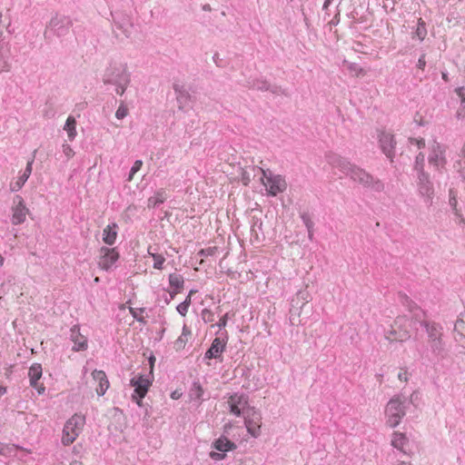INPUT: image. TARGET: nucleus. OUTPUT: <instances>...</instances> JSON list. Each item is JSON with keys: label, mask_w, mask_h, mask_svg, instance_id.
<instances>
[{"label": "nucleus", "mask_w": 465, "mask_h": 465, "mask_svg": "<svg viewBox=\"0 0 465 465\" xmlns=\"http://www.w3.org/2000/svg\"><path fill=\"white\" fill-rule=\"evenodd\" d=\"M216 247H209V248H206V249H201L199 252H198V255L200 257H208V256H213L216 253Z\"/></svg>", "instance_id": "a18cd8bd"}, {"label": "nucleus", "mask_w": 465, "mask_h": 465, "mask_svg": "<svg viewBox=\"0 0 465 465\" xmlns=\"http://www.w3.org/2000/svg\"><path fill=\"white\" fill-rule=\"evenodd\" d=\"M194 292L193 290H191L185 300L183 302L184 304H186L188 307H190L192 302V295Z\"/></svg>", "instance_id": "680f3d73"}, {"label": "nucleus", "mask_w": 465, "mask_h": 465, "mask_svg": "<svg viewBox=\"0 0 465 465\" xmlns=\"http://www.w3.org/2000/svg\"><path fill=\"white\" fill-rule=\"evenodd\" d=\"M114 28L120 30L125 37L132 34L133 22L129 15L123 11L111 12Z\"/></svg>", "instance_id": "2eb2a0df"}, {"label": "nucleus", "mask_w": 465, "mask_h": 465, "mask_svg": "<svg viewBox=\"0 0 465 465\" xmlns=\"http://www.w3.org/2000/svg\"><path fill=\"white\" fill-rule=\"evenodd\" d=\"M62 150L67 159L72 158L74 154L73 148L68 143H63Z\"/></svg>", "instance_id": "09e8293b"}, {"label": "nucleus", "mask_w": 465, "mask_h": 465, "mask_svg": "<svg viewBox=\"0 0 465 465\" xmlns=\"http://www.w3.org/2000/svg\"><path fill=\"white\" fill-rule=\"evenodd\" d=\"M179 292H176V290H175V289H173V291H171V292H170L169 298H170L171 300H173V299L175 297V295H176L177 293H179Z\"/></svg>", "instance_id": "69168bd1"}, {"label": "nucleus", "mask_w": 465, "mask_h": 465, "mask_svg": "<svg viewBox=\"0 0 465 465\" xmlns=\"http://www.w3.org/2000/svg\"><path fill=\"white\" fill-rule=\"evenodd\" d=\"M420 358L429 362H439L443 360L447 354L442 339H432L427 341L426 346L418 349Z\"/></svg>", "instance_id": "0eeeda50"}, {"label": "nucleus", "mask_w": 465, "mask_h": 465, "mask_svg": "<svg viewBox=\"0 0 465 465\" xmlns=\"http://www.w3.org/2000/svg\"><path fill=\"white\" fill-rule=\"evenodd\" d=\"M379 147L385 156L393 162L395 156L396 141L391 133L381 131L378 134Z\"/></svg>", "instance_id": "dca6fc26"}, {"label": "nucleus", "mask_w": 465, "mask_h": 465, "mask_svg": "<svg viewBox=\"0 0 465 465\" xmlns=\"http://www.w3.org/2000/svg\"><path fill=\"white\" fill-rule=\"evenodd\" d=\"M43 374L42 365L40 363H33L28 370V377L30 381V386L33 388H37V382L41 379Z\"/></svg>", "instance_id": "bb28decb"}, {"label": "nucleus", "mask_w": 465, "mask_h": 465, "mask_svg": "<svg viewBox=\"0 0 465 465\" xmlns=\"http://www.w3.org/2000/svg\"><path fill=\"white\" fill-rule=\"evenodd\" d=\"M84 424L85 417L82 414L75 413L67 420L63 429L62 443L64 446L72 444L82 432Z\"/></svg>", "instance_id": "423d86ee"}, {"label": "nucleus", "mask_w": 465, "mask_h": 465, "mask_svg": "<svg viewBox=\"0 0 465 465\" xmlns=\"http://www.w3.org/2000/svg\"><path fill=\"white\" fill-rule=\"evenodd\" d=\"M145 311V308H133L129 307V312L131 315L140 323L145 324L147 322L143 316L139 315V313H143Z\"/></svg>", "instance_id": "e433bc0d"}, {"label": "nucleus", "mask_w": 465, "mask_h": 465, "mask_svg": "<svg viewBox=\"0 0 465 465\" xmlns=\"http://www.w3.org/2000/svg\"><path fill=\"white\" fill-rule=\"evenodd\" d=\"M14 203L15 205L12 208L13 215L11 221L14 225H18L25 221L28 210L25 205L24 199L20 195L15 197Z\"/></svg>", "instance_id": "a211bd4d"}, {"label": "nucleus", "mask_w": 465, "mask_h": 465, "mask_svg": "<svg viewBox=\"0 0 465 465\" xmlns=\"http://www.w3.org/2000/svg\"><path fill=\"white\" fill-rule=\"evenodd\" d=\"M226 454L224 452L220 451H211L210 458L215 461L223 460L225 458Z\"/></svg>", "instance_id": "8fccbe9b"}, {"label": "nucleus", "mask_w": 465, "mask_h": 465, "mask_svg": "<svg viewBox=\"0 0 465 465\" xmlns=\"http://www.w3.org/2000/svg\"><path fill=\"white\" fill-rule=\"evenodd\" d=\"M6 393V387L0 385V398Z\"/></svg>", "instance_id": "774afa93"}, {"label": "nucleus", "mask_w": 465, "mask_h": 465, "mask_svg": "<svg viewBox=\"0 0 465 465\" xmlns=\"http://www.w3.org/2000/svg\"><path fill=\"white\" fill-rule=\"evenodd\" d=\"M72 26L73 21L70 16L56 13L45 25V40L52 43L54 37L60 38L66 35Z\"/></svg>", "instance_id": "39448f33"}, {"label": "nucleus", "mask_w": 465, "mask_h": 465, "mask_svg": "<svg viewBox=\"0 0 465 465\" xmlns=\"http://www.w3.org/2000/svg\"><path fill=\"white\" fill-rule=\"evenodd\" d=\"M417 398V394L413 392L410 397L404 394H398L392 397L386 405L385 415L387 418V424L391 428L397 427L402 418L407 414L412 407H414L413 401Z\"/></svg>", "instance_id": "20e7f679"}, {"label": "nucleus", "mask_w": 465, "mask_h": 465, "mask_svg": "<svg viewBox=\"0 0 465 465\" xmlns=\"http://www.w3.org/2000/svg\"><path fill=\"white\" fill-rule=\"evenodd\" d=\"M70 340L73 341L74 351H84L88 348V341L85 336L80 332L78 325H74L70 330Z\"/></svg>", "instance_id": "6ab92c4d"}, {"label": "nucleus", "mask_w": 465, "mask_h": 465, "mask_svg": "<svg viewBox=\"0 0 465 465\" xmlns=\"http://www.w3.org/2000/svg\"><path fill=\"white\" fill-rule=\"evenodd\" d=\"M188 309L189 307L184 304L183 302H181L180 304L177 305L176 307V310L177 312L182 315V316H185L186 313L188 312Z\"/></svg>", "instance_id": "4d7b16f0"}, {"label": "nucleus", "mask_w": 465, "mask_h": 465, "mask_svg": "<svg viewBox=\"0 0 465 465\" xmlns=\"http://www.w3.org/2000/svg\"><path fill=\"white\" fill-rule=\"evenodd\" d=\"M250 223H251L252 236L255 240L259 241L260 235H263V232H262V224L263 223H262V218L257 215H252L251 217Z\"/></svg>", "instance_id": "c85d7f7f"}, {"label": "nucleus", "mask_w": 465, "mask_h": 465, "mask_svg": "<svg viewBox=\"0 0 465 465\" xmlns=\"http://www.w3.org/2000/svg\"><path fill=\"white\" fill-rule=\"evenodd\" d=\"M454 330L460 336H465V322L462 319H458L454 324Z\"/></svg>", "instance_id": "37998d69"}, {"label": "nucleus", "mask_w": 465, "mask_h": 465, "mask_svg": "<svg viewBox=\"0 0 465 465\" xmlns=\"http://www.w3.org/2000/svg\"><path fill=\"white\" fill-rule=\"evenodd\" d=\"M179 292H176V290H175V289H173V291H171V292H170L169 298H170L171 300H173V299L175 297V295H176L177 293H179Z\"/></svg>", "instance_id": "338daca9"}, {"label": "nucleus", "mask_w": 465, "mask_h": 465, "mask_svg": "<svg viewBox=\"0 0 465 465\" xmlns=\"http://www.w3.org/2000/svg\"><path fill=\"white\" fill-rule=\"evenodd\" d=\"M340 9H339V5L337 6V9H336V13L334 15V16L332 17V19L331 21H329V25L331 26H336L339 23H340Z\"/></svg>", "instance_id": "603ef678"}, {"label": "nucleus", "mask_w": 465, "mask_h": 465, "mask_svg": "<svg viewBox=\"0 0 465 465\" xmlns=\"http://www.w3.org/2000/svg\"><path fill=\"white\" fill-rule=\"evenodd\" d=\"M142 166H143V161L136 160L134 163L133 166L131 167V170L129 172L126 181L131 182L134 179V174L141 170Z\"/></svg>", "instance_id": "58836bf2"}, {"label": "nucleus", "mask_w": 465, "mask_h": 465, "mask_svg": "<svg viewBox=\"0 0 465 465\" xmlns=\"http://www.w3.org/2000/svg\"><path fill=\"white\" fill-rule=\"evenodd\" d=\"M120 258V253L116 248L103 246L100 249L99 267L104 271H111L116 268V262Z\"/></svg>", "instance_id": "f8f14e48"}, {"label": "nucleus", "mask_w": 465, "mask_h": 465, "mask_svg": "<svg viewBox=\"0 0 465 465\" xmlns=\"http://www.w3.org/2000/svg\"><path fill=\"white\" fill-rule=\"evenodd\" d=\"M327 158L332 168L338 169L364 188L375 193H381L384 190V183L381 180L374 177L362 168L352 164L347 159L334 153L329 154Z\"/></svg>", "instance_id": "f03ea898"}, {"label": "nucleus", "mask_w": 465, "mask_h": 465, "mask_svg": "<svg viewBox=\"0 0 465 465\" xmlns=\"http://www.w3.org/2000/svg\"><path fill=\"white\" fill-rule=\"evenodd\" d=\"M301 218L307 230L313 229L314 223L308 213H302Z\"/></svg>", "instance_id": "49530a36"}, {"label": "nucleus", "mask_w": 465, "mask_h": 465, "mask_svg": "<svg viewBox=\"0 0 465 465\" xmlns=\"http://www.w3.org/2000/svg\"><path fill=\"white\" fill-rule=\"evenodd\" d=\"M228 320H229V312L223 315L220 318L219 322H216L213 326H217L219 328L218 331H223V329L226 327Z\"/></svg>", "instance_id": "c03bdc74"}, {"label": "nucleus", "mask_w": 465, "mask_h": 465, "mask_svg": "<svg viewBox=\"0 0 465 465\" xmlns=\"http://www.w3.org/2000/svg\"><path fill=\"white\" fill-rule=\"evenodd\" d=\"M457 118L460 121H465V107H460L457 111Z\"/></svg>", "instance_id": "052dcab7"}, {"label": "nucleus", "mask_w": 465, "mask_h": 465, "mask_svg": "<svg viewBox=\"0 0 465 465\" xmlns=\"http://www.w3.org/2000/svg\"><path fill=\"white\" fill-rule=\"evenodd\" d=\"M167 198V194L164 189L161 188L157 190L153 196L148 199V207L149 208H158L161 204H163Z\"/></svg>", "instance_id": "c756f323"}, {"label": "nucleus", "mask_w": 465, "mask_h": 465, "mask_svg": "<svg viewBox=\"0 0 465 465\" xmlns=\"http://www.w3.org/2000/svg\"><path fill=\"white\" fill-rule=\"evenodd\" d=\"M64 130L67 133L68 140L74 141L77 135L76 120L74 116L69 115L64 125Z\"/></svg>", "instance_id": "7c9ffc66"}, {"label": "nucleus", "mask_w": 465, "mask_h": 465, "mask_svg": "<svg viewBox=\"0 0 465 465\" xmlns=\"http://www.w3.org/2000/svg\"><path fill=\"white\" fill-rule=\"evenodd\" d=\"M55 114L54 110L52 108V106H46L43 112V115L45 118H53Z\"/></svg>", "instance_id": "13d9d810"}, {"label": "nucleus", "mask_w": 465, "mask_h": 465, "mask_svg": "<svg viewBox=\"0 0 465 465\" xmlns=\"http://www.w3.org/2000/svg\"><path fill=\"white\" fill-rule=\"evenodd\" d=\"M457 95L460 98V106L465 108V87L460 86L455 90Z\"/></svg>", "instance_id": "de8ad7c7"}, {"label": "nucleus", "mask_w": 465, "mask_h": 465, "mask_svg": "<svg viewBox=\"0 0 465 465\" xmlns=\"http://www.w3.org/2000/svg\"><path fill=\"white\" fill-rule=\"evenodd\" d=\"M212 446L216 450L224 453L236 449V444L223 435L216 439Z\"/></svg>", "instance_id": "a878e982"}, {"label": "nucleus", "mask_w": 465, "mask_h": 465, "mask_svg": "<svg viewBox=\"0 0 465 465\" xmlns=\"http://www.w3.org/2000/svg\"><path fill=\"white\" fill-rule=\"evenodd\" d=\"M118 234V225L116 223H109L104 230H103V241L107 245H114L116 242Z\"/></svg>", "instance_id": "b1692460"}, {"label": "nucleus", "mask_w": 465, "mask_h": 465, "mask_svg": "<svg viewBox=\"0 0 465 465\" xmlns=\"http://www.w3.org/2000/svg\"><path fill=\"white\" fill-rule=\"evenodd\" d=\"M173 88L176 94V100L178 103L179 109H185V107L189 104V101L191 99L190 94L183 85L179 84H173Z\"/></svg>", "instance_id": "5701e85b"}, {"label": "nucleus", "mask_w": 465, "mask_h": 465, "mask_svg": "<svg viewBox=\"0 0 465 465\" xmlns=\"http://www.w3.org/2000/svg\"><path fill=\"white\" fill-rule=\"evenodd\" d=\"M190 333H191L190 330H188L186 325H183L182 334L178 337V339L174 342V347L177 351L184 348V346L187 342V336Z\"/></svg>", "instance_id": "f704fd0d"}, {"label": "nucleus", "mask_w": 465, "mask_h": 465, "mask_svg": "<svg viewBox=\"0 0 465 465\" xmlns=\"http://www.w3.org/2000/svg\"><path fill=\"white\" fill-rule=\"evenodd\" d=\"M213 60L214 62V64L219 66V67H223V59L220 58V55L218 53H215L213 56Z\"/></svg>", "instance_id": "bf43d9fd"}, {"label": "nucleus", "mask_w": 465, "mask_h": 465, "mask_svg": "<svg viewBox=\"0 0 465 465\" xmlns=\"http://www.w3.org/2000/svg\"><path fill=\"white\" fill-rule=\"evenodd\" d=\"M92 377L95 381L98 382V386L96 388V393L99 396L104 395V393L106 392V391L108 390V388L110 386V383H109V381L107 379L105 372L104 371L94 370L92 372Z\"/></svg>", "instance_id": "4be33fe9"}, {"label": "nucleus", "mask_w": 465, "mask_h": 465, "mask_svg": "<svg viewBox=\"0 0 465 465\" xmlns=\"http://www.w3.org/2000/svg\"><path fill=\"white\" fill-rule=\"evenodd\" d=\"M266 182L263 183L268 186L267 192L271 196H276L278 193H282L287 188L285 179L280 174H273L271 171L262 170Z\"/></svg>", "instance_id": "9d476101"}, {"label": "nucleus", "mask_w": 465, "mask_h": 465, "mask_svg": "<svg viewBox=\"0 0 465 465\" xmlns=\"http://www.w3.org/2000/svg\"><path fill=\"white\" fill-rule=\"evenodd\" d=\"M398 378L400 381H407V372H399Z\"/></svg>", "instance_id": "0e129e2a"}, {"label": "nucleus", "mask_w": 465, "mask_h": 465, "mask_svg": "<svg viewBox=\"0 0 465 465\" xmlns=\"http://www.w3.org/2000/svg\"><path fill=\"white\" fill-rule=\"evenodd\" d=\"M250 87L259 91H270L273 94L287 95L285 90L277 85H272L265 79H255L250 83Z\"/></svg>", "instance_id": "412c9836"}, {"label": "nucleus", "mask_w": 465, "mask_h": 465, "mask_svg": "<svg viewBox=\"0 0 465 465\" xmlns=\"http://www.w3.org/2000/svg\"><path fill=\"white\" fill-rule=\"evenodd\" d=\"M445 152V146L434 141L430 146V152L428 158L430 165L438 171L443 169L447 163Z\"/></svg>", "instance_id": "4468645a"}, {"label": "nucleus", "mask_w": 465, "mask_h": 465, "mask_svg": "<svg viewBox=\"0 0 465 465\" xmlns=\"http://www.w3.org/2000/svg\"><path fill=\"white\" fill-rule=\"evenodd\" d=\"M400 302L408 308L411 313V319L407 316H399L394 322L392 330L386 335L391 341H404L411 337L412 330H418L419 327L424 329L427 333V341L432 339H442V327L434 322L426 321L425 312L417 306L406 294L399 292Z\"/></svg>", "instance_id": "f257e3e1"}, {"label": "nucleus", "mask_w": 465, "mask_h": 465, "mask_svg": "<svg viewBox=\"0 0 465 465\" xmlns=\"http://www.w3.org/2000/svg\"><path fill=\"white\" fill-rule=\"evenodd\" d=\"M227 403L230 412L237 417L244 415V411L252 408L248 404V396L244 393H232L228 397Z\"/></svg>", "instance_id": "ddd939ff"}, {"label": "nucleus", "mask_w": 465, "mask_h": 465, "mask_svg": "<svg viewBox=\"0 0 465 465\" xmlns=\"http://www.w3.org/2000/svg\"><path fill=\"white\" fill-rule=\"evenodd\" d=\"M7 53L8 51L6 48L0 49V73L7 72L10 70L11 65Z\"/></svg>", "instance_id": "72a5a7b5"}, {"label": "nucleus", "mask_w": 465, "mask_h": 465, "mask_svg": "<svg viewBox=\"0 0 465 465\" xmlns=\"http://www.w3.org/2000/svg\"><path fill=\"white\" fill-rule=\"evenodd\" d=\"M189 398L191 401H196L198 404H201L205 399L204 396V389L201 385L199 381H193L192 383L189 392Z\"/></svg>", "instance_id": "393cba45"}, {"label": "nucleus", "mask_w": 465, "mask_h": 465, "mask_svg": "<svg viewBox=\"0 0 465 465\" xmlns=\"http://www.w3.org/2000/svg\"><path fill=\"white\" fill-rule=\"evenodd\" d=\"M417 68L420 69V70H424L425 69V66H426V54H421L420 58L418 59V62H417V64H416Z\"/></svg>", "instance_id": "864d4df0"}, {"label": "nucleus", "mask_w": 465, "mask_h": 465, "mask_svg": "<svg viewBox=\"0 0 465 465\" xmlns=\"http://www.w3.org/2000/svg\"><path fill=\"white\" fill-rule=\"evenodd\" d=\"M12 450H13L12 447L3 444V443H0V454L1 455H4V456L9 455L12 452Z\"/></svg>", "instance_id": "6e6d98bb"}, {"label": "nucleus", "mask_w": 465, "mask_h": 465, "mask_svg": "<svg viewBox=\"0 0 465 465\" xmlns=\"http://www.w3.org/2000/svg\"><path fill=\"white\" fill-rule=\"evenodd\" d=\"M415 35L419 38V40L423 41L427 35V28L425 22L420 18L418 21V25L415 31Z\"/></svg>", "instance_id": "c9c22d12"}, {"label": "nucleus", "mask_w": 465, "mask_h": 465, "mask_svg": "<svg viewBox=\"0 0 465 465\" xmlns=\"http://www.w3.org/2000/svg\"><path fill=\"white\" fill-rule=\"evenodd\" d=\"M169 284L170 287L175 289L176 292H181L184 284L183 277L178 273H171L169 275Z\"/></svg>", "instance_id": "473e14b6"}, {"label": "nucleus", "mask_w": 465, "mask_h": 465, "mask_svg": "<svg viewBox=\"0 0 465 465\" xmlns=\"http://www.w3.org/2000/svg\"><path fill=\"white\" fill-rule=\"evenodd\" d=\"M410 143L412 145H416L418 147V149H421V148L425 147V141L422 138H420V139L411 138Z\"/></svg>", "instance_id": "3c124183"}, {"label": "nucleus", "mask_w": 465, "mask_h": 465, "mask_svg": "<svg viewBox=\"0 0 465 465\" xmlns=\"http://www.w3.org/2000/svg\"><path fill=\"white\" fill-rule=\"evenodd\" d=\"M409 443V440L405 434L401 432H394L392 435L391 445L402 451L404 454L407 453L406 445Z\"/></svg>", "instance_id": "cd10ccee"}, {"label": "nucleus", "mask_w": 465, "mask_h": 465, "mask_svg": "<svg viewBox=\"0 0 465 465\" xmlns=\"http://www.w3.org/2000/svg\"><path fill=\"white\" fill-rule=\"evenodd\" d=\"M449 203H450V205L451 206V208L457 213L458 201H457V198L453 194V192L451 190L450 191V200H449Z\"/></svg>", "instance_id": "5fc2aeb1"}, {"label": "nucleus", "mask_w": 465, "mask_h": 465, "mask_svg": "<svg viewBox=\"0 0 465 465\" xmlns=\"http://www.w3.org/2000/svg\"><path fill=\"white\" fill-rule=\"evenodd\" d=\"M35 389L37 391L38 394H44L45 391L44 384H40L39 382H37V388Z\"/></svg>", "instance_id": "e2e57ef3"}, {"label": "nucleus", "mask_w": 465, "mask_h": 465, "mask_svg": "<svg viewBox=\"0 0 465 465\" xmlns=\"http://www.w3.org/2000/svg\"><path fill=\"white\" fill-rule=\"evenodd\" d=\"M102 79L105 85L114 86L115 93L122 96L131 83V74L126 64L112 61L105 68Z\"/></svg>", "instance_id": "7ed1b4c3"}, {"label": "nucleus", "mask_w": 465, "mask_h": 465, "mask_svg": "<svg viewBox=\"0 0 465 465\" xmlns=\"http://www.w3.org/2000/svg\"><path fill=\"white\" fill-rule=\"evenodd\" d=\"M147 252L153 260V267L156 270H163L165 257L163 254L158 253L156 252V248H153V246L148 247Z\"/></svg>", "instance_id": "2f4dec72"}, {"label": "nucleus", "mask_w": 465, "mask_h": 465, "mask_svg": "<svg viewBox=\"0 0 465 465\" xmlns=\"http://www.w3.org/2000/svg\"><path fill=\"white\" fill-rule=\"evenodd\" d=\"M128 114V108L124 101H121L119 107L115 112V117L118 120H123Z\"/></svg>", "instance_id": "ea45409f"}, {"label": "nucleus", "mask_w": 465, "mask_h": 465, "mask_svg": "<svg viewBox=\"0 0 465 465\" xmlns=\"http://www.w3.org/2000/svg\"><path fill=\"white\" fill-rule=\"evenodd\" d=\"M228 339V332L226 331H217L216 337L213 340L210 348L204 353L203 360L215 359L223 361V352L225 351Z\"/></svg>", "instance_id": "1a4fd4ad"}, {"label": "nucleus", "mask_w": 465, "mask_h": 465, "mask_svg": "<svg viewBox=\"0 0 465 465\" xmlns=\"http://www.w3.org/2000/svg\"><path fill=\"white\" fill-rule=\"evenodd\" d=\"M417 187L419 194L425 198V202L430 203L434 194V188L428 173L420 171L417 173Z\"/></svg>", "instance_id": "f3484780"}, {"label": "nucleus", "mask_w": 465, "mask_h": 465, "mask_svg": "<svg viewBox=\"0 0 465 465\" xmlns=\"http://www.w3.org/2000/svg\"><path fill=\"white\" fill-rule=\"evenodd\" d=\"M201 316L204 322H213L215 320L214 312L206 308L202 311Z\"/></svg>", "instance_id": "79ce46f5"}, {"label": "nucleus", "mask_w": 465, "mask_h": 465, "mask_svg": "<svg viewBox=\"0 0 465 465\" xmlns=\"http://www.w3.org/2000/svg\"><path fill=\"white\" fill-rule=\"evenodd\" d=\"M36 150L34 151L33 156L30 160H28L25 169L19 175L18 179L15 183H10V190L12 192H18L22 189L25 183L27 182L30 177L33 170V163L35 162Z\"/></svg>", "instance_id": "aec40b11"}, {"label": "nucleus", "mask_w": 465, "mask_h": 465, "mask_svg": "<svg viewBox=\"0 0 465 465\" xmlns=\"http://www.w3.org/2000/svg\"><path fill=\"white\" fill-rule=\"evenodd\" d=\"M344 64L347 65V69L356 76L363 73V69L356 63H349L344 61Z\"/></svg>", "instance_id": "a19ab883"}, {"label": "nucleus", "mask_w": 465, "mask_h": 465, "mask_svg": "<svg viewBox=\"0 0 465 465\" xmlns=\"http://www.w3.org/2000/svg\"><path fill=\"white\" fill-rule=\"evenodd\" d=\"M244 419V425L250 435L254 438L259 437L261 433V420L262 415L254 407L249 408L244 411L242 415Z\"/></svg>", "instance_id": "9b49d317"}, {"label": "nucleus", "mask_w": 465, "mask_h": 465, "mask_svg": "<svg viewBox=\"0 0 465 465\" xmlns=\"http://www.w3.org/2000/svg\"><path fill=\"white\" fill-rule=\"evenodd\" d=\"M424 161H425V155L424 153H419L418 155L416 156V159H415V163H414V171L419 173L420 171L421 172H425L424 171Z\"/></svg>", "instance_id": "4c0bfd02"}, {"label": "nucleus", "mask_w": 465, "mask_h": 465, "mask_svg": "<svg viewBox=\"0 0 465 465\" xmlns=\"http://www.w3.org/2000/svg\"><path fill=\"white\" fill-rule=\"evenodd\" d=\"M153 383V378H150L149 375H142L138 374L134 376L130 380V385L134 387V392L132 394V400L134 401L139 407L143 406V400L146 396L150 387Z\"/></svg>", "instance_id": "6e6552de"}]
</instances>
